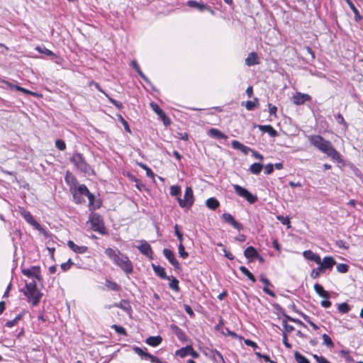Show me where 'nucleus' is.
Instances as JSON below:
<instances>
[{"mask_svg": "<svg viewBox=\"0 0 363 363\" xmlns=\"http://www.w3.org/2000/svg\"><path fill=\"white\" fill-rule=\"evenodd\" d=\"M170 328L179 340H181L182 342L187 341L188 337L186 333L179 326H177L175 324H172L170 325Z\"/></svg>", "mask_w": 363, "mask_h": 363, "instance_id": "a211bd4d", "label": "nucleus"}, {"mask_svg": "<svg viewBox=\"0 0 363 363\" xmlns=\"http://www.w3.org/2000/svg\"><path fill=\"white\" fill-rule=\"evenodd\" d=\"M170 194L172 196H179L181 194V187L178 185H174L170 187Z\"/></svg>", "mask_w": 363, "mask_h": 363, "instance_id": "8fccbe9b", "label": "nucleus"}, {"mask_svg": "<svg viewBox=\"0 0 363 363\" xmlns=\"http://www.w3.org/2000/svg\"><path fill=\"white\" fill-rule=\"evenodd\" d=\"M311 145L321 152L327 155L334 160H340V154L333 147L330 141L325 140L320 135H311L308 136Z\"/></svg>", "mask_w": 363, "mask_h": 363, "instance_id": "f257e3e1", "label": "nucleus"}, {"mask_svg": "<svg viewBox=\"0 0 363 363\" xmlns=\"http://www.w3.org/2000/svg\"><path fill=\"white\" fill-rule=\"evenodd\" d=\"M55 146L60 150H65L66 149V144L65 141L60 139L55 141Z\"/></svg>", "mask_w": 363, "mask_h": 363, "instance_id": "13d9d810", "label": "nucleus"}, {"mask_svg": "<svg viewBox=\"0 0 363 363\" xmlns=\"http://www.w3.org/2000/svg\"><path fill=\"white\" fill-rule=\"evenodd\" d=\"M118 120L123 124L125 131L130 133L131 131H130L128 123L121 115L118 116Z\"/></svg>", "mask_w": 363, "mask_h": 363, "instance_id": "680f3d73", "label": "nucleus"}, {"mask_svg": "<svg viewBox=\"0 0 363 363\" xmlns=\"http://www.w3.org/2000/svg\"><path fill=\"white\" fill-rule=\"evenodd\" d=\"M162 341V338L161 336H150L147 337L145 340V342L152 347L158 346Z\"/></svg>", "mask_w": 363, "mask_h": 363, "instance_id": "c756f323", "label": "nucleus"}, {"mask_svg": "<svg viewBox=\"0 0 363 363\" xmlns=\"http://www.w3.org/2000/svg\"><path fill=\"white\" fill-rule=\"evenodd\" d=\"M345 1L354 14V20L357 22L360 21L362 19V16L360 15L359 11L357 9L354 4L352 3V1L351 0H345Z\"/></svg>", "mask_w": 363, "mask_h": 363, "instance_id": "2f4dec72", "label": "nucleus"}, {"mask_svg": "<svg viewBox=\"0 0 363 363\" xmlns=\"http://www.w3.org/2000/svg\"><path fill=\"white\" fill-rule=\"evenodd\" d=\"M277 220H279L283 225H288L289 227L290 220L288 217H284L283 216H278L277 217Z\"/></svg>", "mask_w": 363, "mask_h": 363, "instance_id": "052dcab7", "label": "nucleus"}, {"mask_svg": "<svg viewBox=\"0 0 363 363\" xmlns=\"http://www.w3.org/2000/svg\"><path fill=\"white\" fill-rule=\"evenodd\" d=\"M74 264V262L69 259L67 262L62 263L60 265V267L62 271L66 272L70 269V267Z\"/></svg>", "mask_w": 363, "mask_h": 363, "instance_id": "5fc2aeb1", "label": "nucleus"}, {"mask_svg": "<svg viewBox=\"0 0 363 363\" xmlns=\"http://www.w3.org/2000/svg\"><path fill=\"white\" fill-rule=\"evenodd\" d=\"M263 169V165L261 163H253L249 169V171L255 175H258Z\"/></svg>", "mask_w": 363, "mask_h": 363, "instance_id": "c9c22d12", "label": "nucleus"}, {"mask_svg": "<svg viewBox=\"0 0 363 363\" xmlns=\"http://www.w3.org/2000/svg\"><path fill=\"white\" fill-rule=\"evenodd\" d=\"M257 128L263 133H267L271 137L278 135L277 130L271 125H258Z\"/></svg>", "mask_w": 363, "mask_h": 363, "instance_id": "4be33fe9", "label": "nucleus"}, {"mask_svg": "<svg viewBox=\"0 0 363 363\" xmlns=\"http://www.w3.org/2000/svg\"><path fill=\"white\" fill-rule=\"evenodd\" d=\"M111 328H113L118 334L127 335L126 330L123 327L117 325H113Z\"/></svg>", "mask_w": 363, "mask_h": 363, "instance_id": "3c124183", "label": "nucleus"}, {"mask_svg": "<svg viewBox=\"0 0 363 363\" xmlns=\"http://www.w3.org/2000/svg\"><path fill=\"white\" fill-rule=\"evenodd\" d=\"M311 96L308 94H303L301 92H296L293 96V102L297 106L303 104L306 101H310Z\"/></svg>", "mask_w": 363, "mask_h": 363, "instance_id": "4468645a", "label": "nucleus"}, {"mask_svg": "<svg viewBox=\"0 0 363 363\" xmlns=\"http://www.w3.org/2000/svg\"><path fill=\"white\" fill-rule=\"evenodd\" d=\"M350 306L345 302L339 304V306H338V311L341 313H347L350 311Z\"/></svg>", "mask_w": 363, "mask_h": 363, "instance_id": "c03bdc74", "label": "nucleus"}, {"mask_svg": "<svg viewBox=\"0 0 363 363\" xmlns=\"http://www.w3.org/2000/svg\"><path fill=\"white\" fill-rule=\"evenodd\" d=\"M22 273L28 277H33V267H31L30 268H28V269H22Z\"/></svg>", "mask_w": 363, "mask_h": 363, "instance_id": "0e129e2a", "label": "nucleus"}, {"mask_svg": "<svg viewBox=\"0 0 363 363\" xmlns=\"http://www.w3.org/2000/svg\"><path fill=\"white\" fill-rule=\"evenodd\" d=\"M294 357L298 363H310V361L298 352H295Z\"/></svg>", "mask_w": 363, "mask_h": 363, "instance_id": "a19ab883", "label": "nucleus"}, {"mask_svg": "<svg viewBox=\"0 0 363 363\" xmlns=\"http://www.w3.org/2000/svg\"><path fill=\"white\" fill-rule=\"evenodd\" d=\"M67 245L72 251L78 254H83L88 250V247L86 246H79L72 240L67 241Z\"/></svg>", "mask_w": 363, "mask_h": 363, "instance_id": "aec40b11", "label": "nucleus"}, {"mask_svg": "<svg viewBox=\"0 0 363 363\" xmlns=\"http://www.w3.org/2000/svg\"><path fill=\"white\" fill-rule=\"evenodd\" d=\"M105 254L113 263L119 267L126 274H130L133 271V266L128 257L118 250L108 247L106 249Z\"/></svg>", "mask_w": 363, "mask_h": 363, "instance_id": "f03ea898", "label": "nucleus"}, {"mask_svg": "<svg viewBox=\"0 0 363 363\" xmlns=\"http://www.w3.org/2000/svg\"><path fill=\"white\" fill-rule=\"evenodd\" d=\"M179 206L182 208H186L189 209L194 204V197L191 187L186 186L184 195V199L177 198Z\"/></svg>", "mask_w": 363, "mask_h": 363, "instance_id": "423d86ee", "label": "nucleus"}, {"mask_svg": "<svg viewBox=\"0 0 363 363\" xmlns=\"http://www.w3.org/2000/svg\"><path fill=\"white\" fill-rule=\"evenodd\" d=\"M70 162L82 172L88 175H95L94 169L86 162L82 154L76 152L70 158Z\"/></svg>", "mask_w": 363, "mask_h": 363, "instance_id": "7ed1b4c3", "label": "nucleus"}, {"mask_svg": "<svg viewBox=\"0 0 363 363\" xmlns=\"http://www.w3.org/2000/svg\"><path fill=\"white\" fill-rule=\"evenodd\" d=\"M174 233L176 236L177 237L178 240H179V243H182L183 241V234L181 231L179 230V226L177 224L174 225Z\"/></svg>", "mask_w": 363, "mask_h": 363, "instance_id": "bf43d9fd", "label": "nucleus"}, {"mask_svg": "<svg viewBox=\"0 0 363 363\" xmlns=\"http://www.w3.org/2000/svg\"><path fill=\"white\" fill-rule=\"evenodd\" d=\"M336 264V261L334 259L333 257H325L323 261L320 259V262L318 263V264L323 267L324 270L326 269H332L333 267Z\"/></svg>", "mask_w": 363, "mask_h": 363, "instance_id": "f3484780", "label": "nucleus"}, {"mask_svg": "<svg viewBox=\"0 0 363 363\" xmlns=\"http://www.w3.org/2000/svg\"><path fill=\"white\" fill-rule=\"evenodd\" d=\"M33 277L39 281L42 280V276L40 274V268L38 266H33Z\"/></svg>", "mask_w": 363, "mask_h": 363, "instance_id": "de8ad7c7", "label": "nucleus"}, {"mask_svg": "<svg viewBox=\"0 0 363 363\" xmlns=\"http://www.w3.org/2000/svg\"><path fill=\"white\" fill-rule=\"evenodd\" d=\"M79 191L81 194H84L89 199V208L90 210H96L101 207L100 201H95V196L91 194L85 184L79 185Z\"/></svg>", "mask_w": 363, "mask_h": 363, "instance_id": "39448f33", "label": "nucleus"}, {"mask_svg": "<svg viewBox=\"0 0 363 363\" xmlns=\"http://www.w3.org/2000/svg\"><path fill=\"white\" fill-rule=\"evenodd\" d=\"M349 269V267L346 264L340 263L337 265V270L340 273H346Z\"/></svg>", "mask_w": 363, "mask_h": 363, "instance_id": "864d4df0", "label": "nucleus"}, {"mask_svg": "<svg viewBox=\"0 0 363 363\" xmlns=\"http://www.w3.org/2000/svg\"><path fill=\"white\" fill-rule=\"evenodd\" d=\"M244 255L247 259L252 261L255 259L256 256H258V252L254 247L249 246L245 250Z\"/></svg>", "mask_w": 363, "mask_h": 363, "instance_id": "5701e85b", "label": "nucleus"}, {"mask_svg": "<svg viewBox=\"0 0 363 363\" xmlns=\"http://www.w3.org/2000/svg\"><path fill=\"white\" fill-rule=\"evenodd\" d=\"M322 337L323 340V345H325L328 347H330V348L334 347V344L332 341V339L330 337V336H328L327 334H323Z\"/></svg>", "mask_w": 363, "mask_h": 363, "instance_id": "a18cd8bd", "label": "nucleus"}, {"mask_svg": "<svg viewBox=\"0 0 363 363\" xmlns=\"http://www.w3.org/2000/svg\"><path fill=\"white\" fill-rule=\"evenodd\" d=\"M245 64L249 67L259 64L257 54L255 52L249 53L247 57L245 59Z\"/></svg>", "mask_w": 363, "mask_h": 363, "instance_id": "412c9836", "label": "nucleus"}, {"mask_svg": "<svg viewBox=\"0 0 363 363\" xmlns=\"http://www.w3.org/2000/svg\"><path fill=\"white\" fill-rule=\"evenodd\" d=\"M138 248L142 254L146 255L147 257H151L152 255L153 254V251L152 250L150 245L147 242L143 243Z\"/></svg>", "mask_w": 363, "mask_h": 363, "instance_id": "bb28decb", "label": "nucleus"}, {"mask_svg": "<svg viewBox=\"0 0 363 363\" xmlns=\"http://www.w3.org/2000/svg\"><path fill=\"white\" fill-rule=\"evenodd\" d=\"M169 280L171 281L169 283V288L177 292L179 291L180 289L179 286V281L177 280V279L175 278L174 277H170Z\"/></svg>", "mask_w": 363, "mask_h": 363, "instance_id": "58836bf2", "label": "nucleus"}, {"mask_svg": "<svg viewBox=\"0 0 363 363\" xmlns=\"http://www.w3.org/2000/svg\"><path fill=\"white\" fill-rule=\"evenodd\" d=\"M303 257L308 260L313 261L316 264L320 262V257L311 250H306L303 252Z\"/></svg>", "mask_w": 363, "mask_h": 363, "instance_id": "b1692460", "label": "nucleus"}, {"mask_svg": "<svg viewBox=\"0 0 363 363\" xmlns=\"http://www.w3.org/2000/svg\"><path fill=\"white\" fill-rule=\"evenodd\" d=\"M131 66L135 69V70L138 72V74L139 75L143 73V72L141 71V69L140 68L139 65L138 64V62L135 60H133L131 62Z\"/></svg>", "mask_w": 363, "mask_h": 363, "instance_id": "774afa93", "label": "nucleus"}, {"mask_svg": "<svg viewBox=\"0 0 363 363\" xmlns=\"http://www.w3.org/2000/svg\"><path fill=\"white\" fill-rule=\"evenodd\" d=\"M152 267L157 276L163 279H170V277L167 276L165 272V269L160 265L152 264Z\"/></svg>", "mask_w": 363, "mask_h": 363, "instance_id": "6ab92c4d", "label": "nucleus"}, {"mask_svg": "<svg viewBox=\"0 0 363 363\" xmlns=\"http://www.w3.org/2000/svg\"><path fill=\"white\" fill-rule=\"evenodd\" d=\"M178 250L179 256L183 259H185L189 256V253L186 252L184 246L183 245L182 243H179Z\"/></svg>", "mask_w": 363, "mask_h": 363, "instance_id": "49530a36", "label": "nucleus"}, {"mask_svg": "<svg viewBox=\"0 0 363 363\" xmlns=\"http://www.w3.org/2000/svg\"><path fill=\"white\" fill-rule=\"evenodd\" d=\"M107 99H108V101L113 104L118 109H121L123 106V104L117 100H115L113 99V98H111L110 96H107Z\"/></svg>", "mask_w": 363, "mask_h": 363, "instance_id": "6e6d98bb", "label": "nucleus"}, {"mask_svg": "<svg viewBox=\"0 0 363 363\" xmlns=\"http://www.w3.org/2000/svg\"><path fill=\"white\" fill-rule=\"evenodd\" d=\"M73 199L76 203L82 204L85 203V199L82 197L84 194H81L79 191V186L75 188L74 191L72 192Z\"/></svg>", "mask_w": 363, "mask_h": 363, "instance_id": "7c9ffc66", "label": "nucleus"}, {"mask_svg": "<svg viewBox=\"0 0 363 363\" xmlns=\"http://www.w3.org/2000/svg\"><path fill=\"white\" fill-rule=\"evenodd\" d=\"M187 5L189 7L197 9L200 11H203L204 10H208L212 14L214 13V11L211 9V7H209L208 6H207V5L204 4L199 3V2L196 1H194V0L188 1H187Z\"/></svg>", "mask_w": 363, "mask_h": 363, "instance_id": "2eb2a0df", "label": "nucleus"}, {"mask_svg": "<svg viewBox=\"0 0 363 363\" xmlns=\"http://www.w3.org/2000/svg\"><path fill=\"white\" fill-rule=\"evenodd\" d=\"M106 286L112 291H118L121 289V286L115 281L111 280H106Z\"/></svg>", "mask_w": 363, "mask_h": 363, "instance_id": "4c0bfd02", "label": "nucleus"}, {"mask_svg": "<svg viewBox=\"0 0 363 363\" xmlns=\"http://www.w3.org/2000/svg\"><path fill=\"white\" fill-rule=\"evenodd\" d=\"M225 331H226V335H228L233 338H239L240 340L243 339V337L242 336H240L238 334H236L235 332L230 330L229 328H225Z\"/></svg>", "mask_w": 363, "mask_h": 363, "instance_id": "e2e57ef3", "label": "nucleus"}, {"mask_svg": "<svg viewBox=\"0 0 363 363\" xmlns=\"http://www.w3.org/2000/svg\"><path fill=\"white\" fill-rule=\"evenodd\" d=\"M206 205L208 208L216 210L219 207L220 203L216 198L211 197L206 201Z\"/></svg>", "mask_w": 363, "mask_h": 363, "instance_id": "473e14b6", "label": "nucleus"}, {"mask_svg": "<svg viewBox=\"0 0 363 363\" xmlns=\"http://www.w3.org/2000/svg\"><path fill=\"white\" fill-rule=\"evenodd\" d=\"M9 88L12 89H15L16 91H22L26 94H29V95H36V94L35 92H33L30 90H28L25 88H23L18 85H16V84H13L9 82H7V81H4V82Z\"/></svg>", "mask_w": 363, "mask_h": 363, "instance_id": "cd10ccee", "label": "nucleus"}, {"mask_svg": "<svg viewBox=\"0 0 363 363\" xmlns=\"http://www.w3.org/2000/svg\"><path fill=\"white\" fill-rule=\"evenodd\" d=\"M208 135L210 137L216 139L226 140L228 138V136L226 135H225L223 133H222L221 131L216 128H211L208 130Z\"/></svg>", "mask_w": 363, "mask_h": 363, "instance_id": "a878e982", "label": "nucleus"}, {"mask_svg": "<svg viewBox=\"0 0 363 363\" xmlns=\"http://www.w3.org/2000/svg\"><path fill=\"white\" fill-rule=\"evenodd\" d=\"M36 50H37L39 52H40V53H43V54L46 55H48V56H55V54L52 51H51V50H50L47 49V48H46L45 47H44V46H42V47H41V46H38V47L36 48Z\"/></svg>", "mask_w": 363, "mask_h": 363, "instance_id": "37998d69", "label": "nucleus"}, {"mask_svg": "<svg viewBox=\"0 0 363 363\" xmlns=\"http://www.w3.org/2000/svg\"><path fill=\"white\" fill-rule=\"evenodd\" d=\"M88 222L91 223V228L94 231L98 232L101 235L108 234L103 219L99 213H91Z\"/></svg>", "mask_w": 363, "mask_h": 363, "instance_id": "20e7f679", "label": "nucleus"}, {"mask_svg": "<svg viewBox=\"0 0 363 363\" xmlns=\"http://www.w3.org/2000/svg\"><path fill=\"white\" fill-rule=\"evenodd\" d=\"M133 350L136 354H138L142 358H145V359H150L151 361V357H155L154 355L144 351L142 348L139 347H134Z\"/></svg>", "mask_w": 363, "mask_h": 363, "instance_id": "72a5a7b5", "label": "nucleus"}, {"mask_svg": "<svg viewBox=\"0 0 363 363\" xmlns=\"http://www.w3.org/2000/svg\"><path fill=\"white\" fill-rule=\"evenodd\" d=\"M151 108L157 114L159 118L162 121L165 126H168L171 124V119L166 115L164 111L160 108L159 105L155 102H151L150 104Z\"/></svg>", "mask_w": 363, "mask_h": 363, "instance_id": "1a4fd4ad", "label": "nucleus"}, {"mask_svg": "<svg viewBox=\"0 0 363 363\" xmlns=\"http://www.w3.org/2000/svg\"><path fill=\"white\" fill-rule=\"evenodd\" d=\"M163 255L166 257V259L171 263V264H172L174 266V267L176 269H181V265H180L179 262L177 261V259H176L174 253L172 250L164 248L163 250Z\"/></svg>", "mask_w": 363, "mask_h": 363, "instance_id": "f8f14e48", "label": "nucleus"}, {"mask_svg": "<svg viewBox=\"0 0 363 363\" xmlns=\"http://www.w3.org/2000/svg\"><path fill=\"white\" fill-rule=\"evenodd\" d=\"M222 218L225 222L231 225L234 228L237 229L238 230H241L243 229L242 224L237 221L231 214L228 213H225L222 215Z\"/></svg>", "mask_w": 363, "mask_h": 363, "instance_id": "ddd939ff", "label": "nucleus"}, {"mask_svg": "<svg viewBox=\"0 0 363 363\" xmlns=\"http://www.w3.org/2000/svg\"><path fill=\"white\" fill-rule=\"evenodd\" d=\"M337 122L340 124L344 125L345 127L347 126V123L345 122L343 116L340 113H337V115L335 116Z\"/></svg>", "mask_w": 363, "mask_h": 363, "instance_id": "338daca9", "label": "nucleus"}, {"mask_svg": "<svg viewBox=\"0 0 363 363\" xmlns=\"http://www.w3.org/2000/svg\"><path fill=\"white\" fill-rule=\"evenodd\" d=\"M176 354L181 357H184L189 354H191L194 358H197L199 356V353L196 352L191 345H187L177 350Z\"/></svg>", "mask_w": 363, "mask_h": 363, "instance_id": "9b49d317", "label": "nucleus"}, {"mask_svg": "<svg viewBox=\"0 0 363 363\" xmlns=\"http://www.w3.org/2000/svg\"><path fill=\"white\" fill-rule=\"evenodd\" d=\"M274 171V165L272 164H267L265 167H264V173L266 174H270L273 172Z\"/></svg>", "mask_w": 363, "mask_h": 363, "instance_id": "69168bd1", "label": "nucleus"}, {"mask_svg": "<svg viewBox=\"0 0 363 363\" xmlns=\"http://www.w3.org/2000/svg\"><path fill=\"white\" fill-rule=\"evenodd\" d=\"M314 290L320 296L323 298L328 299L330 297L329 292L325 291L323 287L318 283L314 284Z\"/></svg>", "mask_w": 363, "mask_h": 363, "instance_id": "c85d7f7f", "label": "nucleus"}, {"mask_svg": "<svg viewBox=\"0 0 363 363\" xmlns=\"http://www.w3.org/2000/svg\"><path fill=\"white\" fill-rule=\"evenodd\" d=\"M37 290H38V289H37L36 282H35V281H33L32 282H30V283H26L25 288L21 289V291L23 293L32 292V291L35 292V291H37Z\"/></svg>", "mask_w": 363, "mask_h": 363, "instance_id": "e433bc0d", "label": "nucleus"}, {"mask_svg": "<svg viewBox=\"0 0 363 363\" xmlns=\"http://www.w3.org/2000/svg\"><path fill=\"white\" fill-rule=\"evenodd\" d=\"M23 294L33 306L38 305L43 296V294L39 290L35 291V292L33 291L32 292H24Z\"/></svg>", "mask_w": 363, "mask_h": 363, "instance_id": "9d476101", "label": "nucleus"}, {"mask_svg": "<svg viewBox=\"0 0 363 363\" xmlns=\"http://www.w3.org/2000/svg\"><path fill=\"white\" fill-rule=\"evenodd\" d=\"M244 105L248 111H252L255 108H257L259 106L258 99L255 98L253 101H247L246 102L242 101V106H244Z\"/></svg>", "mask_w": 363, "mask_h": 363, "instance_id": "f704fd0d", "label": "nucleus"}, {"mask_svg": "<svg viewBox=\"0 0 363 363\" xmlns=\"http://www.w3.org/2000/svg\"><path fill=\"white\" fill-rule=\"evenodd\" d=\"M325 270L323 269V267L319 265L318 267H317L316 269H313L311 271V277L313 279H317L318 277H319L320 273L323 272Z\"/></svg>", "mask_w": 363, "mask_h": 363, "instance_id": "79ce46f5", "label": "nucleus"}, {"mask_svg": "<svg viewBox=\"0 0 363 363\" xmlns=\"http://www.w3.org/2000/svg\"><path fill=\"white\" fill-rule=\"evenodd\" d=\"M239 269L250 281H252V282H255L256 281V279H255V276L245 266L240 267Z\"/></svg>", "mask_w": 363, "mask_h": 363, "instance_id": "ea45409f", "label": "nucleus"}, {"mask_svg": "<svg viewBox=\"0 0 363 363\" xmlns=\"http://www.w3.org/2000/svg\"><path fill=\"white\" fill-rule=\"evenodd\" d=\"M111 307L119 308L126 312L131 311V307L126 300H122L121 302L116 303L112 306H106V308H111Z\"/></svg>", "mask_w": 363, "mask_h": 363, "instance_id": "393cba45", "label": "nucleus"}, {"mask_svg": "<svg viewBox=\"0 0 363 363\" xmlns=\"http://www.w3.org/2000/svg\"><path fill=\"white\" fill-rule=\"evenodd\" d=\"M300 314L301 315L303 318L313 327L314 330H318L319 328V327L316 324H315L311 320L310 317L308 315L303 313H300Z\"/></svg>", "mask_w": 363, "mask_h": 363, "instance_id": "603ef678", "label": "nucleus"}, {"mask_svg": "<svg viewBox=\"0 0 363 363\" xmlns=\"http://www.w3.org/2000/svg\"><path fill=\"white\" fill-rule=\"evenodd\" d=\"M21 216L24 218V219L31 225H33L35 229L38 230L40 232L43 233L44 235L47 234V232L45 230V229L40 225L39 223H38L32 214L26 210H23L21 212Z\"/></svg>", "mask_w": 363, "mask_h": 363, "instance_id": "6e6552de", "label": "nucleus"}, {"mask_svg": "<svg viewBox=\"0 0 363 363\" xmlns=\"http://www.w3.org/2000/svg\"><path fill=\"white\" fill-rule=\"evenodd\" d=\"M233 189L238 196L245 198L250 203H255L257 201V196L251 194L244 187L238 184H234Z\"/></svg>", "mask_w": 363, "mask_h": 363, "instance_id": "0eeeda50", "label": "nucleus"}, {"mask_svg": "<svg viewBox=\"0 0 363 363\" xmlns=\"http://www.w3.org/2000/svg\"><path fill=\"white\" fill-rule=\"evenodd\" d=\"M139 166L145 170L146 172V174L147 177H152L153 178L154 176H155V174L153 173V172L152 171V169L150 168H149L146 164H143V163H139Z\"/></svg>", "mask_w": 363, "mask_h": 363, "instance_id": "09e8293b", "label": "nucleus"}, {"mask_svg": "<svg viewBox=\"0 0 363 363\" xmlns=\"http://www.w3.org/2000/svg\"><path fill=\"white\" fill-rule=\"evenodd\" d=\"M259 280L265 285V286L263 288L264 292H265L267 294L269 295L272 297H275V293L268 288V286H269L273 287V285L271 284L270 281L265 277L264 274H260Z\"/></svg>", "mask_w": 363, "mask_h": 363, "instance_id": "dca6fc26", "label": "nucleus"}, {"mask_svg": "<svg viewBox=\"0 0 363 363\" xmlns=\"http://www.w3.org/2000/svg\"><path fill=\"white\" fill-rule=\"evenodd\" d=\"M282 325L285 330L284 333H291L293 330H294V327L293 325H289L287 323L286 320H283Z\"/></svg>", "mask_w": 363, "mask_h": 363, "instance_id": "4d7b16f0", "label": "nucleus"}]
</instances>
